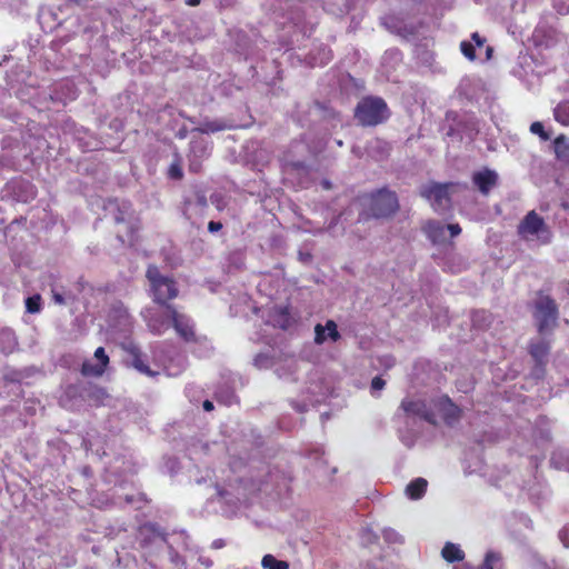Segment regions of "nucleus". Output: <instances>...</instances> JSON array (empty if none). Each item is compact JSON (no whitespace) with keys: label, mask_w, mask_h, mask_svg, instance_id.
Masks as SVG:
<instances>
[{"label":"nucleus","mask_w":569,"mask_h":569,"mask_svg":"<svg viewBox=\"0 0 569 569\" xmlns=\"http://www.w3.org/2000/svg\"><path fill=\"white\" fill-rule=\"evenodd\" d=\"M432 406L433 400L405 398L401 401L395 415V420L398 423L399 438L408 448L415 445L420 422L426 421L436 425Z\"/></svg>","instance_id":"obj_1"},{"label":"nucleus","mask_w":569,"mask_h":569,"mask_svg":"<svg viewBox=\"0 0 569 569\" xmlns=\"http://www.w3.org/2000/svg\"><path fill=\"white\" fill-rule=\"evenodd\" d=\"M389 116V108L380 97H365L355 109V118L363 127L378 126L385 122Z\"/></svg>","instance_id":"obj_2"},{"label":"nucleus","mask_w":569,"mask_h":569,"mask_svg":"<svg viewBox=\"0 0 569 569\" xmlns=\"http://www.w3.org/2000/svg\"><path fill=\"white\" fill-rule=\"evenodd\" d=\"M147 278L150 281L151 291L154 302L158 305H167V301L173 299L178 295V289L172 279L160 274L157 267H149Z\"/></svg>","instance_id":"obj_3"},{"label":"nucleus","mask_w":569,"mask_h":569,"mask_svg":"<svg viewBox=\"0 0 569 569\" xmlns=\"http://www.w3.org/2000/svg\"><path fill=\"white\" fill-rule=\"evenodd\" d=\"M172 313H174V309L171 306L158 305L146 308L142 311V317L151 332L162 335L171 327Z\"/></svg>","instance_id":"obj_4"},{"label":"nucleus","mask_w":569,"mask_h":569,"mask_svg":"<svg viewBox=\"0 0 569 569\" xmlns=\"http://www.w3.org/2000/svg\"><path fill=\"white\" fill-rule=\"evenodd\" d=\"M533 316L540 333L552 330L558 318V307L555 300L549 296H539Z\"/></svg>","instance_id":"obj_5"},{"label":"nucleus","mask_w":569,"mask_h":569,"mask_svg":"<svg viewBox=\"0 0 569 569\" xmlns=\"http://www.w3.org/2000/svg\"><path fill=\"white\" fill-rule=\"evenodd\" d=\"M452 187V183L431 182L421 187L420 194L430 202L436 212L442 213L450 207L449 189Z\"/></svg>","instance_id":"obj_6"},{"label":"nucleus","mask_w":569,"mask_h":569,"mask_svg":"<svg viewBox=\"0 0 569 569\" xmlns=\"http://www.w3.org/2000/svg\"><path fill=\"white\" fill-rule=\"evenodd\" d=\"M398 208V198L392 191L382 189L371 196L370 211L376 218L390 217Z\"/></svg>","instance_id":"obj_7"},{"label":"nucleus","mask_w":569,"mask_h":569,"mask_svg":"<svg viewBox=\"0 0 569 569\" xmlns=\"http://www.w3.org/2000/svg\"><path fill=\"white\" fill-rule=\"evenodd\" d=\"M522 237L537 236L545 241L549 239V230L543 219L535 211H530L521 221L518 228Z\"/></svg>","instance_id":"obj_8"},{"label":"nucleus","mask_w":569,"mask_h":569,"mask_svg":"<svg viewBox=\"0 0 569 569\" xmlns=\"http://www.w3.org/2000/svg\"><path fill=\"white\" fill-rule=\"evenodd\" d=\"M171 326L176 332L187 342L197 341L193 321L186 315L179 313L174 309V313L171 315Z\"/></svg>","instance_id":"obj_9"},{"label":"nucleus","mask_w":569,"mask_h":569,"mask_svg":"<svg viewBox=\"0 0 569 569\" xmlns=\"http://www.w3.org/2000/svg\"><path fill=\"white\" fill-rule=\"evenodd\" d=\"M209 156V143L202 139H193L190 142L189 169L192 172H198L201 168L202 159Z\"/></svg>","instance_id":"obj_10"},{"label":"nucleus","mask_w":569,"mask_h":569,"mask_svg":"<svg viewBox=\"0 0 569 569\" xmlns=\"http://www.w3.org/2000/svg\"><path fill=\"white\" fill-rule=\"evenodd\" d=\"M93 358L97 361L96 367H92V360H86L82 363L81 373L86 377L102 376L109 363V357L102 347L96 349Z\"/></svg>","instance_id":"obj_11"},{"label":"nucleus","mask_w":569,"mask_h":569,"mask_svg":"<svg viewBox=\"0 0 569 569\" xmlns=\"http://www.w3.org/2000/svg\"><path fill=\"white\" fill-rule=\"evenodd\" d=\"M435 415L438 412L445 419L448 425L453 423L458 420L460 410L459 408L447 397L442 396L433 400Z\"/></svg>","instance_id":"obj_12"},{"label":"nucleus","mask_w":569,"mask_h":569,"mask_svg":"<svg viewBox=\"0 0 569 569\" xmlns=\"http://www.w3.org/2000/svg\"><path fill=\"white\" fill-rule=\"evenodd\" d=\"M104 209L107 212L112 214L116 223L127 222L132 213L130 202L119 201L117 199L109 200Z\"/></svg>","instance_id":"obj_13"},{"label":"nucleus","mask_w":569,"mask_h":569,"mask_svg":"<svg viewBox=\"0 0 569 569\" xmlns=\"http://www.w3.org/2000/svg\"><path fill=\"white\" fill-rule=\"evenodd\" d=\"M498 174L489 169L477 171L472 176V182L482 194H488L489 191L497 184Z\"/></svg>","instance_id":"obj_14"},{"label":"nucleus","mask_w":569,"mask_h":569,"mask_svg":"<svg viewBox=\"0 0 569 569\" xmlns=\"http://www.w3.org/2000/svg\"><path fill=\"white\" fill-rule=\"evenodd\" d=\"M139 537L142 545L154 543L162 546L166 542L164 535L160 532L159 528L152 523L143 525L139 530Z\"/></svg>","instance_id":"obj_15"},{"label":"nucleus","mask_w":569,"mask_h":569,"mask_svg":"<svg viewBox=\"0 0 569 569\" xmlns=\"http://www.w3.org/2000/svg\"><path fill=\"white\" fill-rule=\"evenodd\" d=\"M423 231L433 243H443L447 240V226L440 221L429 220Z\"/></svg>","instance_id":"obj_16"},{"label":"nucleus","mask_w":569,"mask_h":569,"mask_svg":"<svg viewBox=\"0 0 569 569\" xmlns=\"http://www.w3.org/2000/svg\"><path fill=\"white\" fill-rule=\"evenodd\" d=\"M234 126L227 120L223 119H214V120H204L200 123L199 127L194 128L193 131H198L200 133H214L218 131H223L227 129H231Z\"/></svg>","instance_id":"obj_17"},{"label":"nucleus","mask_w":569,"mask_h":569,"mask_svg":"<svg viewBox=\"0 0 569 569\" xmlns=\"http://www.w3.org/2000/svg\"><path fill=\"white\" fill-rule=\"evenodd\" d=\"M553 150L559 161L569 164V137L558 136L553 141Z\"/></svg>","instance_id":"obj_18"},{"label":"nucleus","mask_w":569,"mask_h":569,"mask_svg":"<svg viewBox=\"0 0 569 569\" xmlns=\"http://www.w3.org/2000/svg\"><path fill=\"white\" fill-rule=\"evenodd\" d=\"M427 487L428 481L425 478H417L407 485L405 492L410 499L418 500L423 497Z\"/></svg>","instance_id":"obj_19"},{"label":"nucleus","mask_w":569,"mask_h":569,"mask_svg":"<svg viewBox=\"0 0 569 569\" xmlns=\"http://www.w3.org/2000/svg\"><path fill=\"white\" fill-rule=\"evenodd\" d=\"M130 353H131V366L138 370L139 372L146 375V376H149V377H153L156 376L158 372L151 370L149 368V366L146 363L141 352L139 351L138 348L136 347H132L131 350H130Z\"/></svg>","instance_id":"obj_20"},{"label":"nucleus","mask_w":569,"mask_h":569,"mask_svg":"<svg viewBox=\"0 0 569 569\" xmlns=\"http://www.w3.org/2000/svg\"><path fill=\"white\" fill-rule=\"evenodd\" d=\"M441 556L446 561L452 563L463 560L465 552L458 545L446 542L441 550Z\"/></svg>","instance_id":"obj_21"},{"label":"nucleus","mask_w":569,"mask_h":569,"mask_svg":"<svg viewBox=\"0 0 569 569\" xmlns=\"http://www.w3.org/2000/svg\"><path fill=\"white\" fill-rule=\"evenodd\" d=\"M187 366V360L183 356H179L177 360L170 359L169 362H163V369L170 377L179 376Z\"/></svg>","instance_id":"obj_22"},{"label":"nucleus","mask_w":569,"mask_h":569,"mask_svg":"<svg viewBox=\"0 0 569 569\" xmlns=\"http://www.w3.org/2000/svg\"><path fill=\"white\" fill-rule=\"evenodd\" d=\"M550 463L559 470L569 471V450L560 449L552 453Z\"/></svg>","instance_id":"obj_23"},{"label":"nucleus","mask_w":569,"mask_h":569,"mask_svg":"<svg viewBox=\"0 0 569 569\" xmlns=\"http://www.w3.org/2000/svg\"><path fill=\"white\" fill-rule=\"evenodd\" d=\"M553 117L562 126H569V100L561 101L553 109Z\"/></svg>","instance_id":"obj_24"},{"label":"nucleus","mask_w":569,"mask_h":569,"mask_svg":"<svg viewBox=\"0 0 569 569\" xmlns=\"http://www.w3.org/2000/svg\"><path fill=\"white\" fill-rule=\"evenodd\" d=\"M548 350V343L543 339L530 345V355L537 362H541L546 358Z\"/></svg>","instance_id":"obj_25"},{"label":"nucleus","mask_w":569,"mask_h":569,"mask_svg":"<svg viewBox=\"0 0 569 569\" xmlns=\"http://www.w3.org/2000/svg\"><path fill=\"white\" fill-rule=\"evenodd\" d=\"M263 569H289V563L284 560H278L272 555H264L261 560Z\"/></svg>","instance_id":"obj_26"},{"label":"nucleus","mask_w":569,"mask_h":569,"mask_svg":"<svg viewBox=\"0 0 569 569\" xmlns=\"http://www.w3.org/2000/svg\"><path fill=\"white\" fill-rule=\"evenodd\" d=\"M461 133L462 137L468 139H473V137L479 132L478 123L473 117H468L465 122H461Z\"/></svg>","instance_id":"obj_27"},{"label":"nucleus","mask_w":569,"mask_h":569,"mask_svg":"<svg viewBox=\"0 0 569 569\" xmlns=\"http://www.w3.org/2000/svg\"><path fill=\"white\" fill-rule=\"evenodd\" d=\"M501 557L498 552L488 551L481 569H499Z\"/></svg>","instance_id":"obj_28"},{"label":"nucleus","mask_w":569,"mask_h":569,"mask_svg":"<svg viewBox=\"0 0 569 569\" xmlns=\"http://www.w3.org/2000/svg\"><path fill=\"white\" fill-rule=\"evenodd\" d=\"M26 310L29 313H38L41 310V296L33 295L26 299Z\"/></svg>","instance_id":"obj_29"},{"label":"nucleus","mask_w":569,"mask_h":569,"mask_svg":"<svg viewBox=\"0 0 569 569\" xmlns=\"http://www.w3.org/2000/svg\"><path fill=\"white\" fill-rule=\"evenodd\" d=\"M382 536L388 543H402L403 538L396 530L386 528L382 530Z\"/></svg>","instance_id":"obj_30"},{"label":"nucleus","mask_w":569,"mask_h":569,"mask_svg":"<svg viewBox=\"0 0 569 569\" xmlns=\"http://www.w3.org/2000/svg\"><path fill=\"white\" fill-rule=\"evenodd\" d=\"M530 132L533 134H538L540 137V139L543 141H547L550 139V133L545 130L543 124L539 121L531 123Z\"/></svg>","instance_id":"obj_31"},{"label":"nucleus","mask_w":569,"mask_h":569,"mask_svg":"<svg viewBox=\"0 0 569 569\" xmlns=\"http://www.w3.org/2000/svg\"><path fill=\"white\" fill-rule=\"evenodd\" d=\"M326 328H327V339H330L332 341H338L340 339V333L337 329V323L333 321V320H328L326 322Z\"/></svg>","instance_id":"obj_32"},{"label":"nucleus","mask_w":569,"mask_h":569,"mask_svg":"<svg viewBox=\"0 0 569 569\" xmlns=\"http://www.w3.org/2000/svg\"><path fill=\"white\" fill-rule=\"evenodd\" d=\"M460 48H461V52L463 53V56L467 59H469L471 61L476 59V48H475L473 43L468 42V41H462L460 44Z\"/></svg>","instance_id":"obj_33"},{"label":"nucleus","mask_w":569,"mask_h":569,"mask_svg":"<svg viewBox=\"0 0 569 569\" xmlns=\"http://www.w3.org/2000/svg\"><path fill=\"white\" fill-rule=\"evenodd\" d=\"M327 328L326 325L322 326L320 323H317L315 327V342L317 345H322L327 340Z\"/></svg>","instance_id":"obj_34"},{"label":"nucleus","mask_w":569,"mask_h":569,"mask_svg":"<svg viewBox=\"0 0 569 569\" xmlns=\"http://www.w3.org/2000/svg\"><path fill=\"white\" fill-rule=\"evenodd\" d=\"M217 400L226 406H231L237 402V397L233 392H218L216 396Z\"/></svg>","instance_id":"obj_35"},{"label":"nucleus","mask_w":569,"mask_h":569,"mask_svg":"<svg viewBox=\"0 0 569 569\" xmlns=\"http://www.w3.org/2000/svg\"><path fill=\"white\" fill-rule=\"evenodd\" d=\"M386 386V381L381 377H375L371 381L370 391L372 396H376Z\"/></svg>","instance_id":"obj_36"},{"label":"nucleus","mask_w":569,"mask_h":569,"mask_svg":"<svg viewBox=\"0 0 569 569\" xmlns=\"http://www.w3.org/2000/svg\"><path fill=\"white\" fill-rule=\"evenodd\" d=\"M270 358L267 355L259 353L254 357L253 363L258 368H267L270 365Z\"/></svg>","instance_id":"obj_37"},{"label":"nucleus","mask_w":569,"mask_h":569,"mask_svg":"<svg viewBox=\"0 0 569 569\" xmlns=\"http://www.w3.org/2000/svg\"><path fill=\"white\" fill-rule=\"evenodd\" d=\"M558 538L565 548H569V525L563 526L559 530Z\"/></svg>","instance_id":"obj_38"},{"label":"nucleus","mask_w":569,"mask_h":569,"mask_svg":"<svg viewBox=\"0 0 569 569\" xmlns=\"http://www.w3.org/2000/svg\"><path fill=\"white\" fill-rule=\"evenodd\" d=\"M471 40L475 46V48H479L481 49L486 42V39L480 37L478 32H473L472 36H471Z\"/></svg>","instance_id":"obj_39"},{"label":"nucleus","mask_w":569,"mask_h":569,"mask_svg":"<svg viewBox=\"0 0 569 569\" xmlns=\"http://www.w3.org/2000/svg\"><path fill=\"white\" fill-rule=\"evenodd\" d=\"M169 174L173 179H181L182 178V170L178 164H171L169 169Z\"/></svg>","instance_id":"obj_40"},{"label":"nucleus","mask_w":569,"mask_h":569,"mask_svg":"<svg viewBox=\"0 0 569 569\" xmlns=\"http://www.w3.org/2000/svg\"><path fill=\"white\" fill-rule=\"evenodd\" d=\"M447 232H449L450 237H456L460 234L461 228L458 223H450L447 226Z\"/></svg>","instance_id":"obj_41"},{"label":"nucleus","mask_w":569,"mask_h":569,"mask_svg":"<svg viewBox=\"0 0 569 569\" xmlns=\"http://www.w3.org/2000/svg\"><path fill=\"white\" fill-rule=\"evenodd\" d=\"M377 539V536L371 532V530L366 529L362 533V541L367 543H371Z\"/></svg>","instance_id":"obj_42"},{"label":"nucleus","mask_w":569,"mask_h":569,"mask_svg":"<svg viewBox=\"0 0 569 569\" xmlns=\"http://www.w3.org/2000/svg\"><path fill=\"white\" fill-rule=\"evenodd\" d=\"M280 318L281 320L279 321V326L286 328L289 322V315L286 309L281 310Z\"/></svg>","instance_id":"obj_43"},{"label":"nucleus","mask_w":569,"mask_h":569,"mask_svg":"<svg viewBox=\"0 0 569 569\" xmlns=\"http://www.w3.org/2000/svg\"><path fill=\"white\" fill-rule=\"evenodd\" d=\"M221 228H222V223H221V222H219V221H210V222L208 223V230H209L210 232H217V231H219Z\"/></svg>","instance_id":"obj_44"},{"label":"nucleus","mask_w":569,"mask_h":569,"mask_svg":"<svg viewBox=\"0 0 569 569\" xmlns=\"http://www.w3.org/2000/svg\"><path fill=\"white\" fill-rule=\"evenodd\" d=\"M311 254L309 252L299 251V259L303 263H308L311 261Z\"/></svg>","instance_id":"obj_45"},{"label":"nucleus","mask_w":569,"mask_h":569,"mask_svg":"<svg viewBox=\"0 0 569 569\" xmlns=\"http://www.w3.org/2000/svg\"><path fill=\"white\" fill-rule=\"evenodd\" d=\"M53 301L58 305H64V298L61 293L53 292L52 295Z\"/></svg>","instance_id":"obj_46"},{"label":"nucleus","mask_w":569,"mask_h":569,"mask_svg":"<svg viewBox=\"0 0 569 569\" xmlns=\"http://www.w3.org/2000/svg\"><path fill=\"white\" fill-rule=\"evenodd\" d=\"M202 407L206 411H211L213 409V403L210 400H206L203 401Z\"/></svg>","instance_id":"obj_47"},{"label":"nucleus","mask_w":569,"mask_h":569,"mask_svg":"<svg viewBox=\"0 0 569 569\" xmlns=\"http://www.w3.org/2000/svg\"><path fill=\"white\" fill-rule=\"evenodd\" d=\"M186 4L190 7H196L200 4V0H186Z\"/></svg>","instance_id":"obj_48"},{"label":"nucleus","mask_w":569,"mask_h":569,"mask_svg":"<svg viewBox=\"0 0 569 569\" xmlns=\"http://www.w3.org/2000/svg\"><path fill=\"white\" fill-rule=\"evenodd\" d=\"M478 317H481L482 319H486L487 315H486V312H485V311H482V312H477V313L475 315V317H473V321H475V322H477Z\"/></svg>","instance_id":"obj_49"},{"label":"nucleus","mask_w":569,"mask_h":569,"mask_svg":"<svg viewBox=\"0 0 569 569\" xmlns=\"http://www.w3.org/2000/svg\"><path fill=\"white\" fill-rule=\"evenodd\" d=\"M322 186H323L325 189H330L331 188V183L328 180H323L322 181Z\"/></svg>","instance_id":"obj_50"},{"label":"nucleus","mask_w":569,"mask_h":569,"mask_svg":"<svg viewBox=\"0 0 569 569\" xmlns=\"http://www.w3.org/2000/svg\"><path fill=\"white\" fill-rule=\"evenodd\" d=\"M491 53H492V48L491 47H487L486 48L487 59H489L491 57Z\"/></svg>","instance_id":"obj_51"},{"label":"nucleus","mask_w":569,"mask_h":569,"mask_svg":"<svg viewBox=\"0 0 569 569\" xmlns=\"http://www.w3.org/2000/svg\"><path fill=\"white\" fill-rule=\"evenodd\" d=\"M198 200H199V203L201 206H206L207 204V200H206V198L203 196L199 197Z\"/></svg>","instance_id":"obj_52"},{"label":"nucleus","mask_w":569,"mask_h":569,"mask_svg":"<svg viewBox=\"0 0 569 569\" xmlns=\"http://www.w3.org/2000/svg\"><path fill=\"white\" fill-rule=\"evenodd\" d=\"M213 547H214V548H220V547H222V541H221V540H216V541H213Z\"/></svg>","instance_id":"obj_53"},{"label":"nucleus","mask_w":569,"mask_h":569,"mask_svg":"<svg viewBox=\"0 0 569 569\" xmlns=\"http://www.w3.org/2000/svg\"><path fill=\"white\" fill-rule=\"evenodd\" d=\"M202 563H204L207 567L211 565V562L209 560L202 561Z\"/></svg>","instance_id":"obj_54"},{"label":"nucleus","mask_w":569,"mask_h":569,"mask_svg":"<svg viewBox=\"0 0 569 569\" xmlns=\"http://www.w3.org/2000/svg\"><path fill=\"white\" fill-rule=\"evenodd\" d=\"M177 558H178L177 555H172V557H171L172 561H176Z\"/></svg>","instance_id":"obj_55"},{"label":"nucleus","mask_w":569,"mask_h":569,"mask_svg":"<svg viewBox=\"0 0 569 569\" xmlns=\"http://www.w3.org/2000/svg\"><path fill=\"white\" fill-rule=\"evenodd\" d=\"M337 144L342 146V141L341 140L337 141Z\"/></svg>","instance_id":"obj_56"},{"label":"nucleus","mask_w":569,"mask_h":569,"mask_svg":"<svg viewBox=\"0 0 569 569\" xmlns=\"http://www.w3.org/2000/svg\"><path fill=\"white\" fill-rule=\"evenodd\" d=\"M180 138L184 137V132L179 133Z\"/></svg>","instance_id":"obj_57"},{"label":"nucleus","mask_w":569,"mask_h":569,"mask_svg":"<svg viewBox=\"0 0 569 569\" xmlns=\"http://www.w3.org/2000/svg\"><path fill=\"white\" fill-rule=\"evenodd\" d=\"M180 138L184 137V132L179 133Z\"/></svg>","instance_id":"obj_58"}]
</instances>
